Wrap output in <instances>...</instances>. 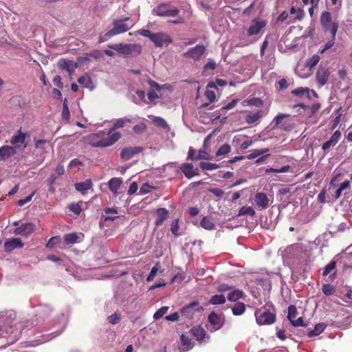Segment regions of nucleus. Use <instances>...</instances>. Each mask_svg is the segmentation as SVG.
Returning <instances> with one entry per match:
<instances>
[{
    "instance_id": "f257e3e1",
    "label": "nucleus",
    "mask_w": 352,
    "mask_h": 352,
    "mask_svg": "<svg viewBox=\"0 0 352 352\" xmlns=\"http://www.w3.org/2000/svg\"><path fill=\"white\" fill-rule=\"evenodd\" d=\"M121 138V134L113 129H109L108 133L103 131L91 133L85 137V142L93 147L105 148L115 144Z\"/></svg>"
},
{
    "instance_id": "f03ea898",
    "label": "nucleus",
    "mask_w": 352,
    "mask_h": 352,
    "mask_svg": "<svg viewBox=\"0 0 352 352\" xmlns=\"http://www.w3.org/2000/svg\"><path fill=\"white\" fill-rule=\"evenodd\" d=\"M129 20V17L124 18L123 19L115 20L113 21V28L105 34V38H102V37L100 38L99 43H101L107 38L119 34L124 33L129 30L134 26L135 23H131L130 24L126 23V21Z\"/></svg>"
},
{
    "instance_id": "7ed1b4c3",
    "label": "nucleus",
    "mask_w": 352,
    "mask_h": 352,
    "mask_svg": "<svg viewBox=\"0 0 352 352\" xmlns=\"http://www.w3.org/2000/svg\"><path fill=\"white\" fill-rule=\"evenodd\" d=\"M267 22L261 18H256L252 20L250 26L246 30V36L252 38V42L256 41L262 34L267 26Z\"/></svg>"
},
{
    "instance_id": "20e7f679",
    "label": "nucleus",
    "mask_w": 352,
    "mask_h": 352,
    "mask_svg": "<svg viewBox=\"0 0 352 352\" xmlns=\"http://www.w3.org/2000/svg\"><path fill=\"white\" fill-rule=\"evenodd\" d=\"M109 47L125 56H137L142 52V45L137 43L113 44L109 45Z\"/></svg>"
},
{
    "instance_id": "39448f33",
    "label": "nucleus",
    "mask_w": 352,
    "mask_h": 352,
    "mask_svg": "<svg viewBox=\"0 0 352 352\" xmlns=\"http://www.w3.org/2000/svg\"><path fill=\"white\" fill-rule=\"evenodd\" d=\"M320 23L324 31L329 32L331 36L336 38L339 24L338 22L332 20V16L329 12H323L322 13L320 16Z\"/></svg>"
},
{
    "instance_id": "423d86ee",
    "label": "nucleus",
    "mask_w": 352,
    "mask_h": 352,
    "mask_svg": "<svg viewBox=\"0 0 352 352\" xmlns=\"http://www.w3.org/2000/svg\"><path fill=\"white\" fill-rule=\"evenodd\" d=\"M256 322L259 325L271 324L275 322L276 316L265 309H258L255 311Z\"/></svg>"
},
{
    "instance_id": "0eeeda50",
    "label": "nucleus",
    "mask_w": 352,
    "mask_h": 352,
    "mask_svg": "<svg viewBox=\"0 0 352 352\" xmlns=\"http://www.w3.org/2000/svg\"><path fill=\"white\" fill-rule=\"evenodd\" d=\"M67 316H65L64 314H61L58 316L57 321L55 322L54 326L57 329L54 332L52 333L51 334L53 335L52 336H50V335L47 336L45 338H43L42 340H41V342H45L53 338H55L56 336H58L65 329L66 324H67Z\"/></svg>"
},
{
    "instance_id": "6e6552de",
    "label": "nucleus",
    "mask_w": 352,
    "mask_h": 352,
    "mask_svg": "<svg viewBox=\"0 0 352 352\" xmlns=\"http://www.w3.org/2000/svg\"><path fill=\"white\" fill-rule=\"evenodd\" d=\"M206 47L204 45H197L190 48L184 53V56L191 58L194 60H199L206 52Z\"/></svg>"
},
{
    "instance_id": "1a4fd4ad",
    "label": "nucleus",
    "mask_w": 352,
    "mask_h": 352,
    "mask_svg": "<svg viewBox=\"0 0 352 352\" xmlns=\"http://www.w3.org/2000/svg\"><path fill=\"white\" fill-rule=\"evenodd\" d=\"M151 41L157 47H162L164 45H168L172 43L170 36L164 32L154 33Z\"/></svg>"
},
{
    "instance_id": "9d476101",
    "label": "nucleus",
    "mask_w": 352,
    "mask_h": 352,
    "mask_svg": "<svg viewBox=\"0 0 352 352\" xmlns=\"http://www.w3.org/2000/svg\"><path fill=\"white\" fill-rule=\"evenodd\" d=\"M180 170L188 179H191L199 175V170L194 167L192 163H183L180 166Z\"/></svg>"
},
{
    "instance_id": "9b49d317",
    "label": "nucleus",
    "mask_w": 352,
    "mask_h": 352,
    "mask_svg": "<svg viewBox=\"0 0 352 352\" xmlns=\"http://www.w3.org/2000/svg\"><path fill=\"white\" fill-rule=\"evenodd\" d=\"M166 4H161L153 9V13L160 16H175L179 10L177 8L165 10Z\"/></svg>"
},
{
    "instance_id": "f8f14e48",
    "label": "nucleus",
    "mask_w": 352,
    "mask_h": 352,
    "mask_svg": "<svg viewBox=\"0 0 352 352\" xmlns=\"http://www.w3.org/2000/svg\"><path fill=\"white\" fill-rule=\"evenodd\" d=\"M35 225L32 222L22 223L14 230L16 235L28 236L35 230Z\"/></svg>"
},
{
    "instance_id": "ddd939ff",
    "label": "nucleus",
    "mask_w": 352,
    "mask_h": 352,
    "mask_svg": "<svg viewBox=\"0 0 352 352\" xmlns=\"http://www.w3.org/2000/svg\"><path fill=\"white\" fill-rule=\"evenodd\" d=\"M201 309L202 307L199 305V303L195 301L182 308L181 313L187 318H191L193 317L195 311H199Z\"/></svg>"
},
{
    "instance_id": "4468645a",
    "label": "nucleus",
    "mask_w": 352,
    "mask_h": 352,
    "mask_svg": "<svg viewBox=\"0 0 352 352\" xmlns=\"http://www.w3.org/2000/svg\"><path fill=\"white\" fill-rule=\"evenodd\" d=\"M341 132L338 130L336 131L329 140L322 144V150L324 151H328L331 147L335 146L341 138Z\"/></svg>"
},
{
    "instance_id": "2eb2a0df",
    "label": "nucleus",
    "mask_w": 352,
    "mask_h": 352,
    "mask_svg": "<svg viewBox=\"0 0 352 352\" xmlns=\"http://www.w3.org/2000/svg\"><path fill=\"white\" fill-rule=\"evenodd\" d=\"M148 82L149 85L151 87L152 89L148 91L147 96L150 102H153L159 98V96L156 91H160L162 89V87L166 86V85L160 86L157 82L151 79L148 80Z\"/></svg>"
},
{
    "instance_id": "dca6fc26",
    "label": "nucleus",
    "mask_w": 352,
    "mask_h": 352,
    "mask_svg": "<svg viewBox=\"0 0 352 352\" xmlns=\"http://www.w3.org/2000/svg\"><path fill=\"white\" fill-rule=\"evenodd\" d=\"M181 344L178 349L179 352H188L191 350L194 344L191 340V338L186 333H183L180 337Z\"/></svg>"
},
{
    "instance_id": "f3484780",
    "label": "nucleus",
    "mask_w": 352,
    "mask_h": 352,
    "mask_svg": "<svg viewBox=\"0 0 352 352\" xmlns=\"http://www.w3.org/2000/svg\"><path fill=\"white\" fill-rule=\"evenodd\" d=\"M267 112L264 110H258L255 113H249L245 117V121L249 124H257L260 119L266 116Z\"/></svg>"
},
{
    "instance_id": "a211bd4d",
    "label": "nucleus",
    "mask_w": 352,
    "mask_h": 352,
    "mask_svg": "<svg viewBox=\"0 0 352 352\" xmlns=\"http://www.w3.org/2000/svg\"><path fill=\"white\" fill-rule=\"evenodd\" d=\"M25 133L21 130L17 131L10 140L12 146L14 147L16 150L21 148L25 142Z\"/></svg>"
},
{
    "instance_id": "6ab92c4d",
    "label": "nucleus",
    "mask_w": 352,
    "mask_h": 352,
    "mask_svg": "<svg viewBox=\"0 0 352 352\" xmlns=\"http://www.w3.org/2000/svg\"><path fill=\"white\" fill-rule=\"evenodd\" d=\"M330 71L329 68L320 67L316 73L317 82L320 86L324 85L329 79Z\"/></svg>"
},
{
    "instance_id": "aec40b11",
    "label": "nucleus",
    "mask_w": 352,
    "mask_h": 352,
    "mask_svg": "<svg viewBox=\"0 0 352 352\" xmlns=\"http://www.w3.org/2000/svg\"><path fill=\"white\" fill-rule=\"evenodd\" d=\"M142 148L140 147H127L121 151L120 157L124 161L131 160L135 153H140Z\"/></svg>"
},
{
    "instance_id": "412c9836",
    "label": "nucleus",
    "mask_w": 352,
    "mask_h": 352,
    "mask_svg": "<svg viewBox=\"0 0 352 352\" xmlns=\"http://www.w3.org/2000/svg\"><path fill=\"white\" fill-rule=\"evenodd\" d=\"M16 153L14 147L5 145L0 147V160L5 161Z\"/></svg>"
},
{
    "instance_id": "4be33fe9",
    "label": "nucleus",
    "mask_w": 352,
    "mask_h": 352,
    "mask_svg": "<svg viewBox=\"0 0 352 352\" xmlns=\"http://www.w3.org/2000/svg\"><path fill=\"white\" fill-rule=\"evenodd\" d=\"M255 202L256 206L261 209H265L270 204V200L263 192H258L255 195Z\"/></svg>"
},
{
    "instance_id": "5701e85b",
    "label": "nucleus",
    "mask_w": 352,
    "mask_h": 352,
    "mask_svg": "<svg viewBox=\"0 0 352 352\" xmlns=\"http://www.w3.org/2000/svg\"><path fill=\"white\" fill-rule=\"evenodd\" d=\"M23 243L21 239L14 238L4 243V248L6 252H10L17 248H22Z\"/></svg>"
},
{
    "instance_id": "b1692460",
    "label": "nucleus",
    "mask_w": 352,
    "mask_h": 352,
    "mask_svg": "<svg viewBox=\"0 0 352 352\" xmlns=\"http://www.w3.org/2000/svg\"><path fill=\"white\" fill-rule=\"evenodd\" d=\"M208 321L212 325V327L210 329L211 331H217L222 326L221 317L214 312H212L208 316Z\"/></svg>"
},
{
    "instance_id": "393cba45",
    "label": "nucleus",
    "mask_w": 352,
    "mask_h": 352,
    "mask_svg": "<svg viewBox=\"0 0 352 352\" xmlns=\"http://www.w3.org/2000/svg\"><path fill=\"white\" fill-rule=\"evenodd\" d=\"M84 234L82 233H69L64 235L63 239L67 244H74L80 243L83 239Z\"/></svg>"
},
{
    "instance_id": "a878e982",
    "label": "nucleus",
    "mask_w": 352,
    "mask_h": 352,
    "mask_svg": "<svg viewBox=\"0 0 352 352\" xmlns=\"http://www.w3.org/2000/svg\"><path fill=\"white\" fill-rule=\"evenodd\" d=\"M191 335L195 340L199 342H202L206 337V331L200 326H195L190 329Z\"/></svg>"
},
{
    "instance_id": "bb28decb",
    "label": "nucleus",
    "mask_w": 352,
    "mask_h": 352,
    "mask_svg": "<svg viewBox=\"0 0 352 352\" xmlns=\"http://www.w3.org/2000/svg\"><path fill=\"white\" fill-rule=\"evenodd\" d=\"M58 65L60 69L68 72L69 74H72L74 69L77 68V63H74L72 60L66 59L60 60Z\"/></svg>"
},
{
    "instance_id": "cd10ccee",
    "label": "nucleus",
    "mask_w": 352,
    "mask_h": 352,
    "mask_svg": "<svg viewBox=\"0 0 352 352\" xmlns=\"http://www.w3.org/2000/svg\"><path fill=\"white\" fill-rule=\"evenodd\" d=\"M92 182L91 179H87L85 182L76 183L75 188L82 194H85L87 191L92 188Z\"/></svg>"
},
{
    "instance_id": "c85d7f7f",
    "label": "nucleus",
    "mask_w": 352,
    "mask_h": 352,
    "mask_svg": "<svg viewBox=\"0 0 352 352\" xmlns=\"http://www.w3.org/2000/svg\"><path fill=\"white\" fill-rule=\"evenodd\" d=\"M122 183V179L118 177H113L109 181V188L113 195H116L118 193V190L120 188Z\"/></svg>"
},
{
    "instance_id": "c756f323",
    "label": "nucleus",
    "mask_w": 352,
    "mask_h": 352,
    "mask_svg": "<svg viewBox=\"0 0 352 352\" xmlns=\"http://www.w3.org/2000/svg\"><path fill=\"white\" fill-rule=\"evenodd\" d=\"M168 212L165 208H160L157 211V219L155 225L160 226L168 217Z\"/></svg>"
},
{
    "instance_id": "7c9ffc66",
    "label": "nucleus",
    "mask_w": 352,
    "mask_h": 352,
    "mask_svg": "<svg viewBox=\"0 0 352 352\" xmlns=\"http://www.w3.org/2000/svg\"><path fill=\"white\" fill-rule=\"evenodd\" d=\"M244 295V292L242 290L236 289L228 294L227 298L230 302H235L243 298Z\"/></svg>"
},
{
    "instance_id": "2f4dec72",
    "label": "nucleus",
    "mask_w": 352,
    "mask_h": 352,
    "mask_svg": "<svg viewBox=\"0 0 352 352\" xmlns=\"http://www.w3.org/2000/svg\"><path fill=\"white\" fill-rule=\"evenodd\" d=\"M201 226L208 230H212L215 228L214 223L211 217H204L200 222Z\"/></svg>"
},
{
    "instance_id": "473e14b6",
    "label": "nucleus",
    "mask_w": 352,
    "mask_h": 352,
    "mask_svg": "<svg viewBox=\"0 0 352 352\" xmlns=\"http://www.w3.org/2000/svg\"><path fill=\"white\" fill-rule=\"evenodd\" d=\"M327 325L324 323H318L315 325L314 329L309 331L308 333V336L309 338L317 336L320 335L321 333H322Z\"/></svg>"
},
{
    "instance_id": "72a5a7b5",
    "label": "nucleus",
    "mask_w": 352,
    "mask_h": 352,
    "mask_svg": "<svg viewBox=\"0 0 352 352\" xmlns=\"http://www.w3.org/2000/svg\"><path fill=\"white\" fill-rule=\"evenodd\" d=\"M290 14L293 16L294 19L300 21L303 19L305 16L304 11L300 8H296L295 6H292L290 9Z\"/></svg>"
},
{
    "instance_id": "f704fd0d",
    "label": "nucleus",
    "mask_w": 352,
    "mask_h": 352,
    "mask_svg": "<svg viewBox=\"0 0 352 352\" xmlns=\"http://www.w3.org/2000/svg\"><path fill=\"white\" fill-rule=\"evenodd\" d=\"M163 271H164L163 270H161L160 263L159 262L156 263L155 264V265L152 267V269L146 278V280L148 282L152 281L154 279V278L155 277V276L157 275V272L162 273Z\"/></svg>"
},
{
    "instance_id": "c9c22d12",
    "label": "nucleus",
    "mask_w": 352,
    "mask_h": 352,
    "mask_svg": "<svg viewBox=\"0 0 352 352\" xmlns=\"http://www.w3.org/2000/svg\"><path fill=\"white\" fill-rule=\"evenodd\" d=\"M52 313V309L50 306H42L39 308L38 311V317L41 320H44Z\"/></svg>"
},
{
    "instance_id": "e433bc0d",
    "label": "nucleus",
    "mask_w": 352,
    "mask_h": 352,
    "mask_svg": "<svg viewBox=\"0 0 352 352\" xmlns=\"http://www.w3.org/2000/svg\"><path fill=\"white\" fill-rule=\"evenodd\" d=\"M269 148H263V149H254L252 150L251 153H250L247 158L249 160H252L258 157L262 156L263 155L269 153Z\"/></svg>"
},
{
    "instance_id": "4c0bfd02",
    "label": "nucleus",
    "mask_w": 352,
    "mask_h": 352,
    "mask_svg": "<svg viewBox=\"0 0 352 352\" xmlns=\"http://www.w3.org/2000/svg\"><path fill=\"white\" fill-rule=\"evenodd\" d=\"M232 313L235 316H240L245 311V306L243 302H236L232 309Z\"/></svg>"
},
{
    "instance_id": "58836bf2",
    "label": "nucleus",
    "mask_w": 352,
    "mask_h": 352,
    "mask_svg": "<svg viewBox=\"0 0 352 352\" xmlns=\"http://www.w3.org/2000/svg\"><path fill=\"white\" fill-rule=\"evenodd\" d=\"M67 100L65 98L63 101V111H62V120L65 122H68L70 119V112L67 106Z\"/></svg>"
},
{
    "instance_id": "ea45409f",
    "label": "nucleus",
    "mask_w": 352,
    "mask_h": 352,
    "mask_svg": "<svg viewBox=\"0 0 352 352\" xmlns=\"http://www.w3.org/2000/svg\"><path fill=\"white\" fill-rule=\"evenodd\" d=\"M209 302L212 305H222L226 302V297L223 294H216L210 298Z\"/></svg>"
},
{
    "instance_id": "a19ab883",
    "label": "nucleus",
    "mask_w": 352,
    "mask_h": 352,
    "mask_svg": "<svg viewBox=\"0 0 352 352\" xmlns=\"http://www.w3.org/2000/svg\"><path fill=\"white\" fill-rule=\"evenodd\" d=\"M78 82L82 85L84 87L88 88L89 89H93L92 82L89 77L88 76H81L78 79Z\"/></svg>"
},
{
    "instance_id": "79ce46f5",
    "label": "nucleus",
    "mask_w": 352,
    "mask_h": 352,
    "mask_svg": "<svg viewBox=\"0 0 352 352\" xmlns=\"http://www.w3.org/2000/svg\"><path fill=\"white\" fill-rule=\"evenodd\" d=\"M105 220L113 221L117 218L116 214H118V210L116 208H108L105 210Z\"/></svg>"
},
{
    "instance_id": "37998d69",
    "label": "nucleus",
    "mask_w": 352,
    "mask_h": 352,
    "mask_svg": "<svg viewBox=\"0 0 352 352\" xmlns=\"http://www.w3.org/2000/svg\"><path fill=\"white\" fill-rule=\"evenodd\" d=\"M255 214L254 208L251 206H243L239 210V216L250 215L253 217Z\"/></svg>"
},
{
    "instance_id": "c03bdc74",
    "label": "nucleus",
    "mask_w": 352,
    "mask_h": 352,
    "mask_svg": "<svg viewBox=\"0 0 352 352\" xmlns=\"http://www.w3.org/2000/svg\"><path fill=\"white\" fill-rule=\"evenodd\" d=\"M231 151V147L228 144H223L216 152L217 157H222L225 156L226 154L229 153Z\"/></svg>"
},
{
    "instance_id": "a18cd8bd",
    "label": "nucleus",
    "mask_w": 352,
    "mask_h": 352,
    "mask_svg": "<svg viewBox=\"0 0 352 352\" xmlns=\"http://www.w3.org/2000/svg\"><path fill=\"white\" fill-rule=\"evenodd\" d=\"M199 166L203 170H213L218 169L220 167V166L219 164H217L214 163H211V162H201L200 163Z\"/></svg>"
},
{
    "instance_id": "49530a36",
    "label": "nucleus",
    "mask_w": 352,
    "mask_h": 352,
    "mask_svg": "<svg viewBox=\"0 0 352 352\" xmlns=\"http://www.w3.org/2000/svg\"><path fill=\"white\" fill-rule=\"evenodd\" d=\"M153 121L157 126H159L163 129L168 128V124L167 122L164 118H162L161 117L153 116Z\"/></svg>"
},
{
    "instance_id": "de8ad7c7",
    "label": "nucleus",
    "mask_w": 352,
    "mask_h": 352,
    "mask_svg": "<svg viewBox=\"0 0 352 352\" xmlns=\"http://www.w3.org/2000/svg\"><path fill=\"white\" fill-rule=\"evenodd\" d=\"M243 102H246L247 104H248V105L255 106V107H262L263 104V100H261L258 98H251V99H249L248 100H245Z\"/></svg>"
},
{
    "instance_id": "09e8293b",
    "label": "nucleus",
    "mask_w": 352,
    "mask_h": 352,
    "mask_svg": "<svg viewBox=\"0 0 352 352\" xmlns=\"http://www.w3.org/2000/svg\"><path fill=\"white\" fill-rule=\"evenodd\" d=\"M289 115L285 114V113H278L272 122V124H274L273 128L276 127L278 126L283 120L287 117H288Z\"/></svg>"
},
{
    "instance_id": "8fccbe9b",
    "label": "nucleus",
    "mask_w": 352,
    "mask_h": 352,
    "mask_svg": "<svg viewBox=\"0 0 352 352\" xmlns=\"http://www.w3.org/2000/svg\"><path fill=\"white\" fill-rule=\"evenodd\" d=\"M320 60V57L318 54H314L307 61V65L312 68L315 67Z\"/></svg>"
},
{
    "instance_id": "3c124183",
    "label": "nucleus",
    "mask_w": 352,
    "mask_h": 352,
    "mask_svg": "<svg viewBox=\"0 0 352 352\" xmlns=\"http://www.w3.org/2000/svg\"><path fill=\"white\" fill-rule=\"evenodd\" d=\"M336 267V262L333 261H331L330 263H329L324 268L322 275L324 276H327L333 270H334Z\"/></svg>"
},
{
    "instance_id": "603ef678",
    "label": "nucleus",
    "mask_w": 352,
    "mask_h": 352,
    "mask_svg": "<svg viewBox=\"0 0 352 352\" xmlns=\"http://www.w3.org/2000/svg\"><path fill=\"white\" fill-rule=\"evenodd\" d=\"M168 310V307H162L160 309H158L153 315V318L155 320H158L161 318L164 315H165Z\"/></svg>"
},
{
    "instance_id": "864d4df0",
    "label": "nucleus",
    "mask_w": 352,
    "mask_h": 352,
    "mask_svg": "<svg viewBox=\"0 0 352 352\" xmlns=\"http://www.w3.org/2000/svg\"><path fill=\"white\" fill-rule=\"evenodd\" d=\"M126 122H129V120L126 118L118 119L114 122L113 127L111 128L110 129H113L114 131H116V129L122 127Z\"/></svg>"
},
{
    "instance_id": "5fc2aeb1",
    "label": "nucleus",
    "mask_w": 352,
    "mask_h": 352,
    "mask_svg": "<svg viewBox=\"0 0 352 352\" xmlns=\"http://www.w3.org/2000/svg\"><path fill=\"white\" fill-rule=\"evenodd\" d=\"M120 320V314L118 313H114L113 314L108 316L107 320L112 324H116L119 322Z\"/></svg>"
},
{
    "instance_id": "6e6d98bb",
    "label": "nucleus",
    "mask_w": 352,
    "mask_h": 352,
    "mask_svg": "<svg viewBox=\"0 0 352 352\" xmlns=\"http://www.w3.org/2000/svg\"><path fill=\"white\" fill-rule=\"evenodd\" d=\"M309 89L308 88L299 87L292 91V94L298 96H302L308 94Z\"/></svg>"
},
{
    "instance_id": "4d7b16f0",
    "label": "nucleus",
    "mask_w": 352,
    "mask_h": 352,
    "mask_svg": "<svg viewBox=\"0 0 352 352\" xmlns=\"http://www.w3.org/2000/svg\"><path fill=\"white\" fill-rule=\"evenodd\" d=\"M322 291L326 296H330L333 294L334 288L330 284H324L322 286Z\"/></svg>"
},
{
    "instance_id": "13d9d810",
    "label": "nucleus",
    "mask_w": 352,
    "mask_h": 352,
    "mask_svg": "<svg viewBox=\"0 0 352 352\" xmlns=\"http://www.w3.org/2000/svg\"><path fill=\"white\" fill-rule=\"evenodd\" d=\"M297 311L296 308L294 305H290L288 307V316L287 318L289 320L294 319L296 316Z\"/></svg>"
},
{
    "instance_id": "bf43d9fd",
    "label": "nucleus",
    "mask_w": 352,
    "mask_h": 352,
    "mask_svg": "<svg viewBox=\"0 0 352 352\" xmlns=\"http://www.w3.org/2000/svg\"><path fill=\"white\" fill-rule=\"evenodd\" d=\"M178 230H179V220L177 219L173 221L171 224V232L175 236H179L178 234Z\"/></svg>"
},
{
    "instance_id": "052dcab7",
    "label": "nucleus",
    "mask_w": 352,
    "mask_h": 352,
    "mask_svg": "<svg viewBox=\"0 0 352 352\" xmlns=\"http://www.w3.org/2000/svg\"><path fill=\"white\" fill-rule=\"evenodd\" d=\"M335 44V38L332 37V39L327 41L324 47L320 50L321 54H324L327 50L331 48Z\"/></svg>"
},
{
    "instance_id": "680f3d73",
    "label": "nucleus",
    "mask_w": 352,
    "mask_h": 352,
    "mask_svg": "<svg viewBox=\"0 0 352 352\" xmlns=\"http://www.w3.org/2000/svg\"><path fill=\"white\" fill-rule=\"evenodd\" d=\"M215 67H216V62L212 58H209L208 62L206 63V64L204 65L205 70H208V69L213 70L215 69Z\"/></svg>"
},
{
    "instance_id": "e2e57ef3",
    "label": "nucleus",
    "mask_w": 352,
    "mask_h": 352,
    "mask_svg": "<svg viewBox=\"0 0 352 352\" xmlns=\"http://www.w3.org/2000/svg\"><path fill=\"white\" fill-rule=\"evenodd\" d=\"M208 191L218 198L221 197L224 195V191L220 188H210Z\"/></svg>"
},
{
    "instance_id": "0e129e2a",
    "label": "nucleus",
    "mask_w": 352,
    "mask_h": 352,
    "mask_svg": "<svg viewBox=\"0 0 352 352\" xmlns=\"http://www.w3.org/2000/svg\"><path fill=\"white\" fill-rule=\"evenodd\" d=\"M205 96L210 102H212L215 100L216 95L213 91L207 89L205 91Z\"/></svg>"
},
{
    "instance_id": "69168bd1",
    "label": "nucleus",
    "mask_w": 352,
    "mask_h": 352,
    "mask_svg": "<svg viewBox=\"0 0 352 352\" xmlns=\"http://www.w3.org/2000/svg\"><path fill=\"white\" fill-rule=\"evenodd\" d=\"M60 241L59 236L52 237L46 244L47 248H54L57 242Z\"/></svg>"
},
{
    "instance_id": "338daca9",
    "label": "nucleus",
    "mask_w": 352,
    "mask_h": 352,
    "mask_svg": "<svg viewBox=\"0 0 352 352\" xmlns=\"http://www.w3.org/2000/svg\"><path fill=\"white\" fill-rule=\"evenodd\" d=\"M232 289L233 287L232 286L225 283L220 284L217 287V290L220 292L230 291Z\"/></svg>"
},
{
    "instance_id": "774afa93",
    "label": "nucleus",
    "mask_w": 352,
    "mask_h": 352,
    "mask_svg": "<svg viewBox=\"0 0 352 352\" xmlns=\"http://www.w3.org/2000/svg\"><path fill=\"white\" fill-rule=\"evenodd\" d=\"M289 17V14L286 11L282 12L276 19V22L282 23Z\"/></svg>"
}]
</instances>
